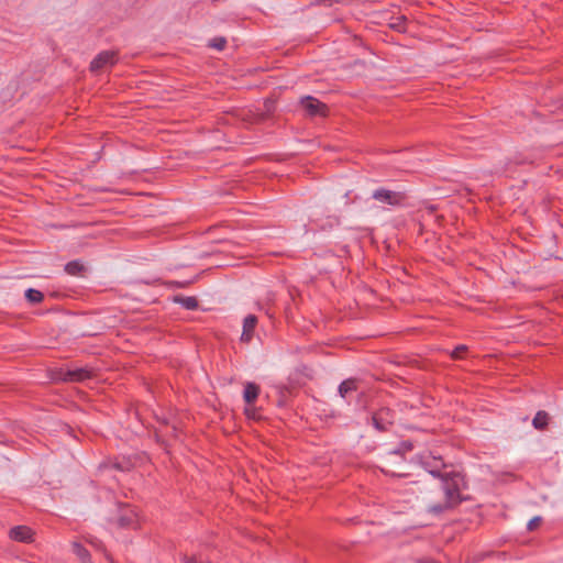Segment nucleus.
<instances>
[{
  "mask_svg": "<svg viewBox=\"0 0 563 563\" xmlns=\"http://www.w3.org/2000/svg\"><path fill=\"white\" fill-rule=\"evenodd\" d=\"M25 297L31 303H38L43 300V294L40 290L30 288L25 291Z\"/></svg>",
  "mask_w": 563,
  "mask_h": 563,
  "instance_id": "2eb2a0df",
  "label": "nucleus"
},
{
  "mask_svg": "<svg viewBox=\"0 0 563 563\" xmlns=\"http://www.w3.org/2000/svg\"><path fill=\"white\" fill-rule=\"evenodd\" d=\"M549 416L545 411H539L532 420V424L536 429H543L548 424Z\"/></svg>",
  "mask_w": 563,
  "mask_h": 563,
  "instance_id": "f8f14e48",
  "label": "nucleus"
},
{
  "mask_svg": "<svg viewBox=\"0 0 563 563\" xmlns=\"http://www.w3.org/2000/svg\"><path fill=\"white\" fill-rule=\"evenodd\" d=\"M33 532L30 528L25 526H18L11 529L10 537L13 540L20 541V542H30L32 541Z\"/></svg>",
  "mask_w": 563,
  "mask_h": 563,
  "instance_id": "423d86ee",
  "label": "nucleus"
},
{
  "mask_svg": "<svg viewBox=\"0 0 563 563\" xmlns=\"http://www.w3.org/2000/svg\"><path fill=\"white\" fill-rule=\"evenodd\" d=\"M541 522H542V518L541 517H539V516L533 517L528 522L527 528H528V530L532 531V530L537 529L541 525Z\"/></svg>",
  "mask_w": 563,
  "mask_h": 563,
  "instance_id": "a211bd4d",
  "label": "nucleus"
},
{
  "mask_svg": "<svg viewBox=\"0 0 563 563\" xmlns=\"http://www.w3.org/2000/svg\"><path fill=\"white\" fill-rule=\"evenodd\" d=\"M136 514L129 509L124 515H122L119 519V523L122 527H132L135 522Z\"/></svg>",
  "mask_w": 563,
  "mask_h": 563,
  "instance_id": "ddd939ff",
  "label": "nucleus"
},
{
  "mask_svg": "<svg viewBox=\"0 0 563 563\" xmlns=\"http://www.w3.org/2000/svg\"><path fill=\"white\" fill-rule=\"evenodd\" d=\"M208 45L218 51H222V49H224V47L227 45V40H225V37L218 36V37L210 40Z\"/></svg>",
  "mask_w": 563,
  "mask_h": 563,
  "instance_id": "f3484780",
  "label": "nucleus"
},
{
  "mask_svg": "<svg viewBox=\"0 0 563 563\" xmlns=\"http://www.w3.org/2000/svg\"><path fill=\"white\" fill-rule=\"evenodd\" d=\"M73 551L82 561V563L89 562L88 551L85 548H82L79 543H73Z\"/></svg>",
  "mask_w": 563,
  "mask_h": 563,
  "instance_id": "4468645a",
  "label": "nucleus"
},
{
  "mask_svg": "<svg viewBox=\"0 0 563 563\" xmlns=\"http://www.w3.org/2000/svg\"><path fill=\"white\" fill-rule=\"evenodd\" d=\"M118 60V54L114 51H103L99 53L90 64L91 71H98L107 66L114 65Z\"/></svg>",
  "mask_w": 563,
  "mask_h": 563,
  "instance_id": "7ed1b4c3",
  "label": "nucleus"
},
{
  "mask_svg": "<svg viewBox=\"0 0 563 563\" xmlns=\"http://www.w3.org/2000/svg\"><path fill=\"white\" fill-rule=\"evenodd\" d=\"M256 323H257V319L253 314H250L244 319L243 331H242V335H241V340L243 342L251 341Z\"/></svg>",
  "mask_w": 563,
  "mask_h": 563,
  "instance_id": "0eeeda50",
  "label": "nucleus"
},
{
  "mask_svg": "<svg viewBox=\"0 0 563 563\" xmlns=\"http://www.w3.org/2000/svg\"><path fill=\"white\" fill-rule=\"evenodd\" d=\"M373 420H374V423H375V426H376V428H377V429H379V430H383V429H384V427H382V426L379 424V422H378V418H377V417H374V418H373Z\"/></svg>",
  "mask_w": 563,
  "mask_h": 563,
  "instance_id": "aec40b11",
  "label": "nucleus"
},
{
  "mask_svg": "<svg viewBox=\"0 0 563 563\" xmlns=\"http://www.w3.org/2000/svg\"><path fill=\"white\" fill-rule=\"evenodd\" d=\"M316 3H317V4H322V3H324V4L330 5V0H316Z\"/></svg>",
  "mask_w": 563,
  "mask_h": 563,
  "instance_id": "412c9836",
  "label": "nucleus"
},
{
  "mask_svg": "<svg viewBox=\"0 0 563 563\" xmlns=\"http://www.w3.org/2000/svg\"><path fill=\"white\" fill-rule=\"evenodd\" d=\"M420 563H437V562L430 561V560H426V561H421Z\"/></svg>",
  "mask_w": 563,
  "mask_h": 563,
  "instance_id": "4be33fe9",
  "label": "nucleus"
},
{
  "mask_svg": "<svg viewBox=\"0 0 563 563\" xmlns=\"http://www.w3.org/2000/svg\"><path fill=\"white\" fill-rule=\"evenodd\" d=\"M467 347L465 345H460L457 346L453 352H452V357L453 358H462L463 354L466 352Z\"/></svg>",
  "mask_w": 563,
  "mask_h": 563,
  "instance_id": "6ab92c4d",
  "label": "nucleus"
},
{
  "mask_svg": "<svg viewBox=\"0 0 563 563\" xmlns=\"http://www.w3.org/2000/svg\"><path fill=\"white\" fill-rule=\"evenodd\" d=\"M303 114L307 117H325L328 114V106L312 96H305L299 101Z\"/></svg>",
  "mask_w": 563,
  "mask_h": 563,
  "instance_id": "f03ea898",
  "label": "nucleus"
},
{
  "mask_svg": "<svg viewBox=\"0 0 563 563\" xmlns=\"http://www.w3.org/2000/svg\"><path fill=\"white\" fill-rule=\"evenodd\" d=\"M462 488H464V479L460 474L445 473L441 475L438 489L423 497L428 511L441 514L459 505L464 499L461 495Z\"/></svg>",
  "mask_w": 563,
  "mask_h": 563,
  "instance_id": "f257e3e1",
  "label": "nucleus"
},
{
  "mask_svg": "<svg viewBox=\"0 0 563 563\" xmlns=\"http://www.w3.org/2000/svg\"><path fill=\"white\" fill-rule=\"evenodd\" d=\"M245 412L250 416L251 409L250 408H245Z\"/></svg>",
  "mask_w": 563,
  "mask_h": 563,
  "instance_id": "5701e85b",
  "label": "nucleus"
},
{
  "mask_svg": "<svg viewBox=\"0 0 563 563\" xmlns=\"http://www.w3.org/2000/svg\"><path fill=\"white\" fill-rule=\"evenodd\" d=\"M65 271L69 275L77 276V275H80L85 271V266L80 262L74 261V262H69L65 266Z\"/></svg>",
  "mask_w": 563,
  "mask_h": 563,
  "instance_id": "9b49d317",
  "label": "nucleus"
},
{
  "mask_svg": "<svg viewBox=\"0 0 563 563\" xmlns=\"http://www.w3.org/2000/svg\"><path fill=\"white\" fill-rule=\"evenodd\" d=\"M354 390H356V382L353 379H346L339 386V393L342 398H345Z\"/></svg>",
  "mask_w": 563,
  "mask_h": 563,
  "instance_id": "9d476101",
  "label": "nucleus"
},
{
  "mask_svg": "<svg viewBox=\"0 0 563 563\" xmlns=\"http://www.w3.org/2000/svg\"><path fill=\"white\" fill-rule=\"evenodd\" d=\"M276 110V102L273 99H266L263 102V108L261 109V112L256 114V120H264L268 117H271Z\"/></svg>",
  "mask_w": 563,
  "mask_h": 563,
  "instance_id": "1a4fd4ad",
  "label": "nucleus"
},
{
  "mask_svg": "<svg viewBox=\"0 0 563 563\" xmlns=\"http://www.w3.org/2000/svg\"><path fill=\"white\" fill-rule=\"evenodd\" d=\"M260 388L253 383H247L244 388L243 398L245 402L251 406L257 398Z\"/></svg>",
  "mask_w": 563,
  "mask_h": 563,
  "instance_id": "6e6552de",
  "label": "nucleus"
},
{
  "mask_svg": "<svg viewBox=\"0 0 563 563\" xmlns=\"http://www.w3.org/2000/svg\"><path fill=\"white\" fill-rule=\"evenodd\" d=\"M373 198L382 203L396 206L404 200V195L398 191L380 188L373 192Z\"/></svg>",
  "mask_w": 563,
  "mask_h": 563,
  "instance_id": "20e7f679",
  "label": "nucleus"
},
{
  "mask_svg": "<svg viewBox=\"0 0 563 563\" xmlns=\"http://www.w3.org/2000/svg\"><path fill=\"white\" fill-rule=\"evenodd\" d=\"M175 300L189 310H192L198 306V301L195 297H178Z\"/></svg>",
  "mask_w": 563,
  "mask_h": 563,
  "instance_id": "dca6fc26",
  "label": "nucleus"
},
{
  "mask_svg": "<svg viewBox=\"0 0 563 563\" xmlns=\"http://www.w3.org/2000/svg\"><path fill=\"white\" fill-rule=\"evenodd\" d=\"M91 377V372L86 368L62 371L56 379L62 382H85Z\"/></svg>",
  "mask_w": 563,
  "mask_h": 563,
  "instance_id": "39448f33",
  "label": "nucleus"
}]
</instances>
